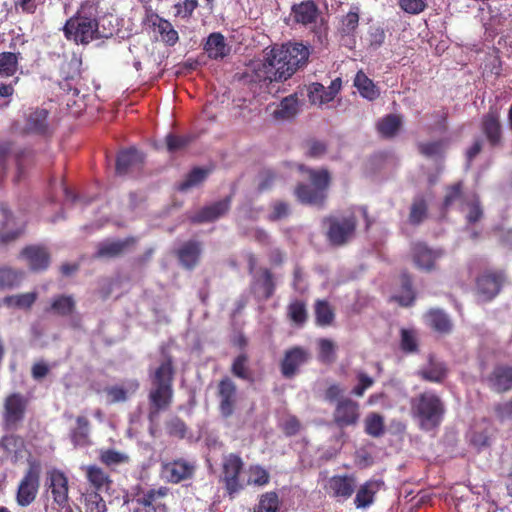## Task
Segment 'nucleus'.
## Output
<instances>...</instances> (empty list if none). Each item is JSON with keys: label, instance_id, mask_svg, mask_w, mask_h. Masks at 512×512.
Masks as SVG:
<instances>
[{"label": "nucleus", "instance_id": "c9c22d12", "mask_svg": "<svg viewBox=\"0 0 512 512\" xmlns=\"http://www.w3.org/2000/svg\"><path fill=\"white\" fill-rule=\"evenodd\" d=\"M86 478L98 493L108 491L111 488L112 480L110 476L100 467L90 465L86 468Z\"/></svg>", "mask_w": 512, "mask_h": 512}, {"label": "nucleus", "instance_id": "1a4fd4ad", "mask_svg": "<svg viewBox=\"0 0 512 512\" xmlns=\"http://www.w3.org/2000/svg\"><path fill=\"white\" fill-rule=\"evenodd\" d=\"M243 468L244 462L238 454L230 453L224 457L221 481L230 498H233L244 488L240 479Z\"/></svg>", "mask_w": 512, "mask_h": 512}, {"label": "nucleus", "instance_id": "bb28decb", "mask_svg": "<svg viewBox=\"0 0 512 512\" xmlns=\"http://www.w3.org/2000/svg\"><path fill=\"white\" fill-rule=\"evenodd\" d=\"M201 252V243L190 240L180 246L176 251V256L184 268L192 270L199 263Z\"/></svg>", "mask_w": 512, "mask_h": 512}, {"label": "nucleus", "instance_id": "bf43d9fd", "mask_svg": "<svg viewBox=\"0 0 512 512\" xmlns=\"http://www.w3.org/2000/svg\"><path fill=\"white\" fill-rule=\"evenodd\" d=\"M446 142L444 140H436L430 142H419L417 149L419 153L425 157L440 156L445 151Z\"/></svg>", "mask_w": 512, "mask_h": 512}, {"label": "nucleus", "instance_id": "5fc2aeb1", "mask_svg": "<svg viewBox=\"0 0 512 512\" xmlns=\"http://www.w3.org/2000/svg\"><path fill=\"white\" fill-rule=\"evenodd\" d=\"M165 430L169 437L184 439L188 432L186 423L178 416H174L165 422Z\"/></svg>", "mask_w": 512, "mask_h": 512}, {"label": "nucleus", "instance_id": "cd10ccee", "mask_svg": "<svg viewBox=\"0 0 512 512\" xmlns=\"http://www.w3.org/2000/svg\"><path fill=\"white\" fill-rule=\"evenodd\" d=\"M424 320L429 328L440 334H448L453 329L450 317L439 308L429 309L424 315Z\"/></svg>", "mask_w": 512, "mask_h": 512}, {"label": "nucleus", "instance_id": "603ef678", "mask_svg": "<svg viewBox=\"0 0 512 512\" xmlns=\"http://www.w3.org/2000/svg\"><path fill=\"white\" fill-rule=\"evenodd\" d=\"M37 299L36 292L22 293L18 295L7 296L4 302L7 306H13L20 309H30Z\"/></svg>", "mask_w": 512, "mask_h": 512}, {"label": "nucleus", "instance_id": "423d86ee", "mask_svg": "<svg viewBox=\"0 0 512 512\" xmlns=\"http://www.w3.org/2000/svg\"><path fill=\"white\" fill-rule=\"evenodd\" d=\"M63 31L68 40L86 45L97 38L98 22L95 17L86 16L82 8L66 21Z\"/></svg>", "mask_w": 512, "mask_h": 512}, {"label": "nucleus", "instance_id": "4c0bfd02", "mask_svg": "<svg viewBox=\"0 0 512 512\" xmlns=\"http://www.w3.org/2000/svg\"><path fill=\"white\" fill-rule=\"evenodd\" d=\"M315 323L321 327L331 326L335 320L334 308L327 300L318 299L314 304Z\"/></svg>", "mask_w": 512, "mask_h": 512}, {"label": "nucleus", "instance_id": "3c124183", "mask_svg": "<svg viewBox=\"0 0 512 512\" xmlns=\"http://www.w3.org/2000/svg\"><path fill=\"white\" fill-rule=\"evenodd\" d=\"M19 55L12 52L0 53V75L10 77L17 72Z\"/></svg>", "mask_w": 512, "mask_h": 512}, {"label": "nucleus", "instance_id": "338daca9", "mask_svg": "<svg viewBox=\"0 0 512 512\" xmlns=\"http://www.w3.org/2000/svg\"><path fill=\"white\" fill-rule=\"evenodd\" d=\"M251 477L249 483L255 486H265L270 481L269 472L260 465H251L249 468Z\"/></svg>", "mask_w": 512, "mask_h": 512}, {"label": "nucleus", "instance_id": "680f3d73", "mask_svg": "<svg viewBox=\"0 0 512 512\" xmlns=\"http://www.w3.org/2000/svg\"><path fill=\"white\" fill-rule=\"evenodd\" d=\"M192 140L193 137L191 135H176L169 133L165 137L166 147L170 153L184 149L191 143Z\"/></svg>", "mask_w": 512, "mask_h": 512}, {"label": "nucleus", "instance_id": "ddd939ff", "mask_svg": "<svg viewBox=\"0 0 512 512\" xmlns=\"http://www.w3.org/2000/svg\"><path fill=\"white\" fill-rule=\"evenodd\" d=\"M410 252L414 265L426 272L433 271L436 268V261L443 255L442 250L432 249L422 241L412 242Z\"/></svg>", "mask_w": 512, "mask_h": 512}, {"label": "nucleus", "instance_id": "dca6fc26", "mask_svg": "<svg viewBox=\"0 0 512 512\" xmlns=\"http://www.w3.org/2000/svg\"><path fill=\"white\" fill-rule=\"evenodd\" d=\"M504 280L505 273L503 271H487L477 279V293L483 300L490 301L500 292Z\"/></svg>", "mask_w": 512, "mask_h": 512}, {"label": "nucleus", "instance_id": "58836bf2", "mask_svg": "<svg viewBox=\"0 0 512 512\" xmlns=\"http://www.w3.org/2000/svg\"><path fill=\"white\" fill-rule=\"evenodd\" d=\"M309 354H285L281 361L282 375L290 379L296 375L300 366L308 361Z\"/></svg>", "mask_w": 512, "mask_h": 512}, {"label": "nucleus", "instance_id": "a18cd8bd", "mask_svg": "<svg viewBox=\"0 0 512 512\" xmlns=\"http://www.w3.org/2000/svg\"><path fill=\"white\" fill-rule=\"evenodd\" d=\"M364 431L374 438L383 436L385 433L384 417L376 412L369 413L364 420Z\"/></svg>", "mask_w": 512, "mask_h": 512}, {"label": "nucleus", "instance_id": "f8f14e48", "mask_svg": "<svg viewBox=\"0 0 512 512\" xmlns=\"http://www.w3.org/2000/svg\"><path fill=\"white\" fill-rule=\"evenodd\" d=\"M356 489V478L354 475H333L325 485L324 490L327 495L335 499L338 503L346 502L354 494Z\"/></svg>", "mask_w": 512, "mask_h": 512}, {"label": "nucleus", "instance_id": "f704fd0d", "mask_svg": "<svg viewBox=\"0 0 512 512\" xmlns=\"http://www.w3.org/2000/svg\"><path fill=\"white\" fill-rule=\"evenodd\" d=\"M353 84L361 97L368 101H374L380 96V89L362 70L356 73Z\"/></svg>", "mask_w": 512, "mask_h": 512}, {"label": "nucleus", "instance_id": "6ab92c4d", "mask_svg": "<svg viewBox=\"0 0 512 512\" xmlns=\"http://www.w3.org/2000/svg\"><path fill=\"white\" fill-rule=\"evenodd\" d=\"M19 256L26 260L30 270L34 272L46 270L51 261L48 249L42 245H27Z\"/></svg>", "mask_w": 512, "mask_h": 512}, {"label": "nucleus", "instance_id": "b1692460", "mask_svg": "<svg viewBox=\"0 0 512 512\" xmlns=\"http://www.w3.org/2000/svg\"><path fill=\"white\" fill-rule=\"evenodd\" d=\"M231 201L232 197L227 196L222 200L212 203L211 205L204 206L191 217V222L195 224H201L217 220L229 211Z\"/></svg>", "mask_w": 512, "mask_h": 512}, {"label": "nucleus", "instance_id": "393cba45", "mask_svg": "<svg viewBox=\"0 0 512 512\" xmlns=\"http://www.w3.org/2000/svg\"><path fill=\"white\" fill-rule=\"evenodd\" d=\"M481 129L491 147L502 144V126L497 111L490 109L483 116Z\"/></svg>", "mask_w": 512, "mask_h": 512}, {"label": "nucleus", "instance_id": "0eeeda50", "mask_svg": "<svg viewBox=\"0 0 512 512\" xmlns=\"http://www.w3.org/2000/svg\"><path fill=\"white\" fill-rule=\"evenodd\" d=\"M197 469L196 462L179 457L169 461H162L160 466V478L170 484H179L192 480Z\"/></svg>", "mask_w": 512, "mask_h": 512}, {"label": "nucleus", "instance_id": "6e6552de", "mask_svg": "<svg viewBox=\"0 0 512 512\" xmlns=\"http://www.w3.org/2000/svg\"><path fill=\"white\" fill-rule=\"evenodd\" d=\"M29 398L20 392L7 395L3 402L2 420L7 429L16 430L25 419Z\"/></svg>", "mask_w": 512, "mask_h": 512}, {"label": "nucleus", "instance_id": "864d4df0", "mask_svg": "<svg viewBox=\"0 0 512 512\" xmlns=\"http://www.w3.org/2000/svg\"><path fill=\"white\" fill-rule=\"evenodd\" d=\"M23 277L21 271L11 267H0V290L17 286Z\"/></svg>", "mask_w": 512, "mask_h": 512}, {"label": "nucleus", "instance_id": "09e8293b", "mask_svg": "<svg viewBox=\"0 0 512 512\" xmlns=\"http://www.w3.org/2000/svg\"><path fill=\"white\" fill-rule=\"evenodd\" d=\"M280 509V499L275 491H269L262 494L254 512H278Z\"/></svg>", "mask_w": 512, "mask_h": 512}, {"label": "nucleus", "instance_id": "6e6d98bb", "mask_svg": "<svg viewBox=\"0 0 512 512\" xmlns=\"http://www.w3.org/2000/svg\"><path fill=\"white\" fill-rule=\"evenodd\" d=\"M359 18V7L352 6L350 11L341 19V32L345 35L354 34L359 25Z\"/></svg>", "mask_w": 512, "mask_h": 512}, {"label": "nucleus", "instance_id": "ea45409f", "mask_svg": "<svg viewBox=\"0 0 512 512\" xmlns=\"http://www.w3.org/2000/svg\"><path fill=\"white\" fill-rule=\"evenodd\" d=\"M401 292L399 295L394 296V300L401 306L409 307L413 305L416 294L412 285V277L408 272H403L400 276Z\"/></svg>", "mask_w": 512, "mask_h": 512}, {"label": "nucleus", "instance_id": "20e7f679", "mask_svg": "<svg viewBox=\"0 0 512 512\" xmlns=\"http://www.w3.org/2000/svg\"><path fill=\"white\" fill-rule=\"evenodd\" d=\"M173 377L174 368L172 360L168 358L155 371L153 381L155 387L149 393V401L151 403L149 418L151 420L161 410H166L171 405L173 399Z\"/></svg>", "mask_w": 512, "mask_h": 512}, {"label": "nucleus", "instance_id": "9b49d317", "mask_svg": "<svg viewBox=\"0 0 512 512\" xmlns=\"http://www.w3.org/2000/svg\"><path fill=\"white\" fill-rule=\"evenodd\" d=\"M360 416L359 403L349 397H343L336 402L332 419L339 429H345L356 426Z\"/></svg>", "mask_w": 512, "mask_h": 512}, {"label": "nucleus", "instance_id": "f03ea898", "mask_svg": "<svg viewBox=\"0 0 512 512\" xmlns=\"http://www.w3.org/2000/svg\"><path fill=\"white\" fill-rule=\"evenodd\" d=\"M410 411L419 427L430 431L441 424L446 409L444 402L435 392L425 391L411 400Z\"/></svg>", "mask_w": 512, "mask_h": 512}, {"label": "nucleus", "instance_id": "de8ad7c7", "mask_svg": "<svg viewBox=\"0 0 512 512\" xmlns=\"http://www.w3.org/2000/svg\"><path fill=\"white\" fill-rule=\"evenodd\" d=\"M210 170L199 167L193 168L185 177V179L179 183V191H187L195 186L201 184L208 176Z\"/></svg>", "mask_w": 512, "mask_h": 512}, {"label": "nucleus", "instance_id": "052dcab7", "mask_svg": "<svg viewBox=\"0 0 512 512\" xmlns=\"http://www.w3.org/2000/svg\"><path fill=\"white\" fill-rule=\"evenodd\" d=\"M401 348L404 352H415L418 349V332L413 328H402L400 331Z\"/></svg>", "mask_w": 512, "mask_h": 512}, {"label": "nucleus", "instance_id": "13d9d810", "mask_svg": "<svg viewBox=\"0 0 512 512\" xmlns=\"http://www.w3.org/2000/svg\"><path fill=\"white\" fill-rule=\"evenodd\" d=\"M99 460L107 467L129 462V456L114 449L101 450Z\"/></svg>", "mask_w": 512, "mask_h": 512}, {"label": "nucleus", "instance_id": "c03bdc74", "mask_svg": "<svg viewBox=\"0 0 512 512\" xmlns=\"http://www.w3.org/2000/svg\"><path fill=\"white\" fill-rule=\"evenodd\" d=\"M35 163V156L31 150H23L16 155V175L14 182L18 183L22 181L29 170Z\"/></svg>", "mask_w": 512, "mask_h": 512}, {"label": "nucleus", "instance_id": "0e129e2a", "mask_svg": "<svg viewBox=\"0 0 512 512\" xmlns=\"http://www.w3.org/2000/svg\"><path fill=\"white\" fill-rule=\"evenodd\" d=\"M85 508L86 512H107L106 502L97 491L86 494Z\"/></svg>", "mask_w": 512, "mask_h": 512}, {"label": "nucleus", "instance_id": "c85d7f7f", "mask_svg": "<svg viewBox=\"0 0 512 512\" xmlns=\"http://www.w3.org/2000/svg\"><path fill=\"white\" fill-rule=\"evenodd\" d=\"M448 368L445 363L436 360L432 355L429 356L427 365L422 366L417 375L425 381L441 383L447 377Z\"/></svg>", "mask_w": 512, "mask_h": 512}, {"label": "nucleus", "instance_id": "a19ab883", "mask_svg": "<svg viewBox=\"0 0 512 512\" xmlns=\"http://www.w3.org/2000/svg\"><path fill=\"white\" fill-rule=\"evenodd\" d=\"M90 421L86 416L76 418V426L70 432V438L74 445L85 446L89 444Z\"/></svg>", "mask_w": 512, "mask_h": 512}, {"label": "nucleus", "instance_id": "aec40b11", "mask_svg": "<svg viewBox=\"0 0 512 512\" xmlns=\"http://www.w3.org/2000/svg\"><path fill=\"white\" fill-rule=\"evenodd\" d=\"M341 78H336L331 81L328 87L318 82L311 83L308 90V99L311 104L323 105L331 102L341 90Z\"/></svg>", "mask_w": 512, "mask_h": 512}, {"label": "nucleus", "instance_id": "a878e982", "mask_svg": "<svg viewBox=\"0 0 512 512\" xmlns=\"http://www.w3.org/2000/svg\"><path fill=\"white\" fill-rule=\"evenodd\" d=\"M137 240L135 237H127L122 240L105 241L101 242L97 246L95 254L96 258H116L124 254L129 248L136 244Z\"/></svg>", "mask_w": 512, "mask_h": 512}, {"label": "nucleus", "instance_id": "69168bd1", "mask_svg": "<svg viewBox=\"0 0 512 512\" xmlns=\"http://www.w3.org/2000/svg\"><path fill=\"white\" fill-rule=\"evenodd\" d=\"M247 362L246 354H239L232 364V373L238 378L252 380V373L247 367Z\"/></svg>", "mask_w": 512, "mask_h": 512}, {"label": "nucleus", "instance_id": "774afa93", "mask_svg": "<svg viewBox=\"0 0 512 512\" xmlns=\"http://www.w3.org/2000/svg\"><path fill=\"white\" fill-rule=\"evenodd\" d=\"M398 6L407 14L418 15L426 10V0H398Z\"/></svg>", "mask_w": 512, "mask_h": 512}, {"label": "nucleus", "instance_id": "e2e57ef3", "mask_svg": "<svg viewBox=\"0 0 512 512\" xmlns=\"http://www.w3.org/2000/svg\"><path fill=\"white\" fill-rule=\"evenodd\" d=\"M463 198V182L458 181L445 188V197L443 200V209L447 211L456 201Z\"/></svg>", "mask_w": 512, "mask_h": 512}, {"label": "nucleus", "instance_id": "5701e85b", "mask_svg": "<svg viewBox=\"0 0 512 512\" xmlns=\"http://www.w3.org/2000/svg\"><path fill=\"white\" fill-rule=\"evenodd\" d=\"M47 481L54 503L57 505L68 504L69 486L65 473L59 469H52L47 473Z\"/></svg>", "mask_w": 512, "mask_h": 512}, {"label": "nucleus", "instance_id": "4be33fe9", "mask_svg": "<svg viewBox=\"0 0 512 512\" xmlns=\"http://www.w3.org/2000/svg\"><path fill=\"white\" fill-rule=\"evenodd\" d=\"M490 390L505 393L512 390V366L497 365L484 378Z\"/></svg>", "mask_w": 512, "mask_h": 512}, {"label": "nucleus", "instance_id": "8fccbe9b", "mask_svg": "<svg viewBox=\"0 0 512 512\" xmlns=\"http://www.w3.org/2000/svg\"><path fill=\"white\" fill-rule=\"evenodd\" d=\"M428 214V206L423 197H417L413 200L410 207L409 222L412 225H419L422 223Z\"/></svg>", "mask_w": 512, "mask_h": 512}, {"label": "nucleus", "instance_id": "7c9ffc66", "mask_svg": "<svg viewBox=\"0 0 512 512\" xmlns=\"http://www.w3.org/2000/svg\"><path fill=\"white\" fill-rule=\"evenodd\" d=\"M204 51L210 59L220 60L230 54L231 47L227 45L225 37L221 33L214 32L208 36L204 44Z\"/></svg>", "mask_w": 512, "mask_h": 512}, {"label": "nucleus", "instance_id": "79ce46f5", "mask_svg": "<svg viewBox=\"0 0 512 512\" xmlns=\"http://www.w3.org/2000/svg\"><path fill=\"white\" fill-rule=\"evenodd\" d=\"M402 119L399 115L388 114L377 123V130L384 138L394 137L400 130Z\"/></svg>", "mask_w": 512, "mask_h": 512}, {"label": "nucleus", "instance_id": "473e14b6", "mask_svg": "<svg viewBox=\"0 0 512 512\" xmlns=\"http://www.w3.org/2000/svg\"><path fill=\"white\" fill-rule=\"evenodd\" d=\"M380 489V482L376 480H368L356 491L354 505L358 509H364L374 503L375 495Z\"/></svg>", "mask_w": 512, "mask_h": 512}, {"label": "nucleus", "instance_id": "7ed1b4c3", "mask_svg": "<svg viewBox=\"0 0 512 512\" xmlns=\"http://www.w3.org/2000/svg\"><path fill=\"white\" fill-rule=\"evenodd\" d=\"M271 59L280 68L279 77L285 81L291 78L299 69L304 68L311 54L310 46L302 42H287L274 45L271 49Z\"/></svg>", "mask_w": 512, "mask_h": 512}, {"label": "nucleus", "instance_id": "f257e3e1", "mask_svg": "<svg viewBox=\"0 0 512 512\" xmlns=\"http://www.w3.org/2000/svg\"><path fill=\"white\" fill-rule=\"evenodd\" d=\"M298 170L308 175L310 184L297 183L294 188V196L303 205L323 209L328 198V190L332 180L330 172L326 168L314 169L304 164H299Z\"/></svg>", "mask_w": 512, "mask_h": 512}, {"label": "nucleus", "instance_id": "a211bd4d", "mask_svg": "<svg viewBox=\"0 0 512 512\" xmlns=\"http://www.w3.org/2000/svg\"><path fill=\"white\" fill-rule=\"evenodd\" d=\"M320 10L313 0H306L291 7L290 17L295 24L313 27L320 17Z\"/></svg>", "mask_w": 512, "mask_h": 512}, {"label": "nucleus", "instance_id": "49530a36", "mask_svg": "<svg viewBox=\"0 0 512 512\" xmlns=\"http://www.w3.org/2000/svg\"><path fill=\"white\" fill-rule=\"evenodd\" d=\"M287 316L296 326H303L308 319L306 304L301 300H294L287 306Z\"/></svg>", "mask_w": 512, "mask_h": 512}, {"label": "nucleus", "instance_id": "2f4dec72", "mask_svg": "<svg viewBox=\"0 0 512 512\" xmlns=\"http://www.w3.org/2000/svg\"><path fill=\"white\" fill-rule=\"evenodd\" d=\"M300 111V101L297 93L284 97L277 108L273 111V118L276 120H291L297 116Z\"/></svg>", "mask_w": 512, "mask_h": 512}, {"label": "nucleus", "instance_id": "9d476101", "mask_svg": "<svg viewBox=\"0 0 512 512\" xmlns=\"http://www.w3.org/2000/svg\"><path fill=\"white\" fill-rule=\"evenodd\" d=\"M41 464L39 461H29V467L18 486L16 501L19 506L26 507L36 498L39 489Z\"/></svg>", "mask_w": 512, "mask_h": 512}, {"label": "nucleus", "instance_id": "2eb2a0df", "mask_svg": "<svg viewBox=\"0 0 512 512\" xmlns=\"http://www.w3.org/2000/svg\"><path fill=\"white\" fill-rule=\"evenodd\" d=\"M251 81L252 82H283L284 78L279 77L280 68L276 66V61L271 59L270 50L266 52L264 60L254 61L251 64Z\"/></svg>", "mask_w": 512, "mask_h": 512}, {"label": "nucleus", "instance_id": "f3484780", "mask_svg": "<svg viewBox=\"0 0 512 512\" xmlns=\"http://www.w3.org/2000/svg\"><path fill=\"white\" fill-rule=\"evenodd\" d=\"M217 396L219 398V412L221 416L226 419L231 417L237 401L235 383L228 377L221 379L218 384Z\"/></svg>", "mask_w": 512, "mask_h": 512}, {"label": "nucleus", "instance_id": "e433bc0d", "mask_svg": "<svg viewBox=\"0 0 512 512\" xmlns=\"http://www.w3.org/2000/svg\"><path fill=\"white\" fill-rule=\"evenodd\" d=\"M76 309V301L72 295H57L52 298L50 307L47 309L57 316H70Z\"/></svg>", "mask_w": 512, "mask_h": 512}, {"label": "nucleus", "instance_id": "412c9836", "mask_svg": "<svg viewBox=\"0 0 512 512\" xmlns=\"http://www.w3.org/2000/svg\"><path fill=\"white\" fill-rule=\"evenodd\" d=\"M169 488L161 486L157 489H149L138 499L140 508L133 512H168V508L162 500L168 495Z\"/></svg>", "mask_w": 512, "mask_h": 512}, {"label": "nucleus", "instance_id": "c756f323", "mask_svg": "<svg viewBox=\"0 0 512 512\" xmlns=\"http://www.w3.org/2000/svg\"><path fill=\"white\" fill-rule=\"evenodd\" d=\"M49 112L43 108H36L26 118L25 131L31 134L47 135L49 131Z\"/></svg>", "mask_w": 512, "mask_h": 512}, {"label": "nucleus", "instance_id": "37998d69", "mask_svg": "<svg viewBox=\"0 0 512 512\" xmlns=\"http://www.w3.org/2000/svg\"><path fill=\"white\" fill-rule=\"evenodd\" d=\"M140 155L136 149H127L121 151L116 160V173L118 175H125L130 168L140 162Z\"/></svg>", "mask_w": 512, "mask_h": 512}, {"label": "nucleus", "instance_id": "4d7b16f0", "mask_svg": "<svg viewBox=\"0 0 512 512\" xmlns=\"http://www.w3.org/2000/svg\"><path fill=\"white\" fill-rule=\"evenodd\" d=\"M291 214L290 204L283 200H275L270 204V212L267 215V220L276 222L287 218Z\"/></svg>", "mask_w": 512, "mask_h": 512}, {"label": "nucleus", "instance_id": "4468645a", "mask_svg": "<svg viewBox=\"0 0 512 512\" xmlns=\"http://www.w3.org/2000/svg\"><path fill=\"white\" fill-rule=\"evenodd\" d=\"M276 282L272 271L266 267L260 268L253 274L250 292L259 301L269 300L275 293Z\"/></svg>", "mask_w": 512, "mask_h": 512}, {"label": "nucleus", "instance_id": "39448f33", "mask_svg": "<svg viewBox=\"0 0 512 512\" xmlns=\"http://www.w3.org/2000/svg\"><path fill=\"white\" fill-rule=\"evenodd\" d=\"M323 225L327 227L326 238L335 247H341L349 243L355 236L358 221L355 214L329 215L323 219Z\"/></svg>", "mask_w": 512, "mask_h": 512}, {"label": "nucleus", "instance_id": "72a5a7b5", "mask_svg": "<svg viewBox=\"0 0 512 512\" xmlns=\"http://www.w3.org/2000/svg\"><path fill=\"white\" fill-rule=\"evenodd\" d=\"M149 20L152 25L157 28L161 40L168 46H174L179 41L178 32L174 29L171 22L158 14H151Z\"/></svg>", "mask_w": 512, "mask_h": 512}]
</instances>
